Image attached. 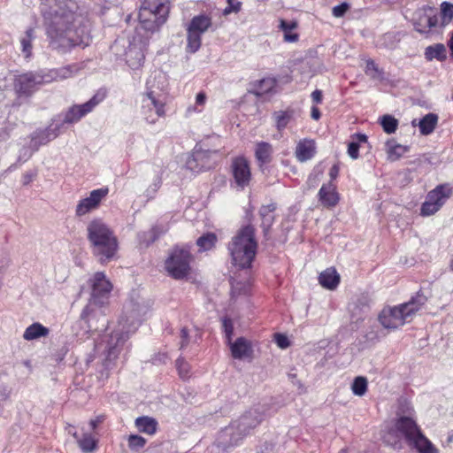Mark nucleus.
I'll use <instances>...</instances> for the list:
<instances>
[{
	"mask_svg": "<svg viewBox=\"0 0 453 453\" xmlns=\"http://www.w3.org/2000/svg\"><path fill=\"white\" fill-rule=\"evenodd\" d=\"M74 8L75 3L71 0L42 1L41 12L52 48L65 52L75 46L88 45L89 38L85 27L76 25L78 20Z\"/></svg>",
	"mask_w": 453,
	"mask_h": 453,
	"instance_id": "1",
	"label": "nucleus"
},
{
	"mask_svg": "<svg viewBox=\"0 0 453 453\" xmlns=\"http://www.w3.org/2000/svg\"><path fill=\"white\" fill-rule=\"evenodd\" d=\"M92 292L88 305L81 314V319L89 323L96 315L95 307H102L108 303L112 284L103 272H97L89 280Z\"/></svg>",
	"mask_w": 453,
	"mask_h": 453,
	"instance_id": "10",
	"label": "nucleus"
},
{
	"mask_svg": "<svg viewBox=\"0 0 453 453\" xmlns=\"http://www.w3.org/2000/svg\"><path fill=\"white\" fill-rule=\"evenodd\" d=\"M9 391L6 387L0 386V400L4 401L9 397Z\"/></svg>",
	"mask_w": 453,
	"mask_h": 453,
	"instance_id": "63",
	"label": "nucleus"
},
{
	"mask_svg": "<svg viewBox=\"0 0 453 453\" xmlns=\"http://www.w3.org/2000/svg\"><path fill=\"white\" fill-rule=\"evenodd\" d=\"M35 151L31 143H29L27 147L24 146L19 152L17 162L19 163V165L27 162Z\"/></svg>",
	"mask_w": 453,
	"mask_h": 453,
	"instance_id": "48",
	"label": "nucleus"
},
{
	"mask_svg": "<svg viewBox=\"0 0 453 453\" xmlns=\"http://www.w3.org/2000/svg\"><path fill=\"white\" fill-rule=\"evenodd\" d=\"M368 311V305L363 304L362 308L359 309L357 305H356L353 309H351V318L354 319L356 317V321L363 319V314L366 313Z\"/></svg>",
	"mask_w": 453,
	"mask_h": 453,
	"instance_id": "55",
	"label": "nucleus"
},
{
	"mask_svg": "<svg viewBox=\"0 0 453 453\" xmlns=\"http://www.w3.org/2000/svg\"><path fill=\"white\" fill-rule=\"evenodd\" d=\"M242 3L238 0H227V5L223 10L224 15H229L233 12L236 13L241 10Z\"/></svg>",
	"mask_w": 453,
	"mask_h": 453,
	"instance_id": "51",
	"label": "nucleus"
},
{
	"mask_svg": "<svg viewBox=\"0 0 453 453\" xmlns=\"http://www.w3.org/2000/svg\"><path fill=\"white\" fill-rule=\"evenodd\" d=\"M451 193L452 189L449 184L438 185L428 192L426 201L421 205L420 214L422 216L434 215L442 207Z\"/></svg>",
	"mask_w": 453,
	"mask_h": 453,
	"instance_id": "14",
	"label": "nucleus"
},
{
	"mask_svg": "<svg viewBox=\"0 0 453 453\" xmlns=\"http://www.w3.org/2000/svg\"><path fill=\"white\" fill-rule=\"evenodd\" d=\"M81 70L79 64H71L58 68H53L50 70H43L46 82L50 83L52 81L65 80L76 75Z\"/></svg>",
	"mask_w": 453,
	"mask_h": 453,
	"instance_id": "19",
	"label": "nucleus"
},
{
	"mask_svg": "<svg viewBox=\"0 0 453 453\" xmlns=\"http://www.w3.org/2000/svg\"><path fill=\"white\" fill-rule=\"evenodd\" d=\"M169 0H144L139 12L142 29L154 33L167 20L170 11Z\"/></svg>",
	"mask_w": 453,
	"mask_h": 453,
	"instance_id": "9",
	"label": "nucleus"
},
{
	"mask_svg": "<svg viewBox=\"0 0 453 453\" xmlns=\"http://www.w3.org/2000/svg\"><path fill=\"white\" fill-rule=\"evenodd\" d=\"M146 312L145 305L130 299L124 306V313L117 328L110 334H104L100 342H96V351L104 356L103 366L106 371V376H108V372L114 367L115 360L123 350L129 335L136 331Z\"/></svg>",
	"mask_w": 453,
	"mask_h": 453,
	"instance_id": "2",
	"label": "nucleus"
},
{
	"mask_svg": "<svg viewBox=\"0 0 453 453\" xmlns=\"http://www.w3.org/2000/svg\"><path fill=\"white\" fill-rule=\"evenodd\" d=\"M256 228L251 224L242 226L228 243L232 264L239 269H250L255 258L257 242Z\"/></svg>",
	"mask_w": 453,
	"mask_h": 453,
	"instance_id": "7",
	"label": "nucleus"
},
{
	"mask_svg": "<svg viewBox=\"0 0 453 453\" xmlns=\"http://www.w3.org/2000/svg\"><path fill=\"white\" fill-rule=\"evenodd\" d=\"M250 282L248 280L244 282L238 281L234 277L231 278L232 295H246L250 291Z\"/></svg>",
	"mask_w": 453,
	"mask_h": 453,
	"instance_id": "45",
	"label": "nucleus"
},
{
	"mask_svg": "<svg viewBox=\"0 0 453 453\" xmlns=\"http://www.w3.org/2000/svg\"><path fill=\"white\" fill-rule=\"evenodd\" d=\"M316 153L315 142L311 139L301 140L296 148V157L300 162L311 159Z\"/></svg>",
	"mask_w": 453,
	"mask_h": 453,
	"instance_id": "23",
	"label": "nucleus"
},
{
	"mask_svg": "<svg viewBox=\"0 0 453 453\" xmlns=\"http://www.w3.org/2000/svg\"><path fill=\"white\" fill-rule=\"evenodd\" d=\"M161 186V180H155L145 191L148 199H152Z\"/></svg>",
	"mask_w": 453,
	"mask_h": 453,
	"instance_id": "57",
	"label": "nucleus"
},
{
	"mask_svg": "<svg viewBox=\"0 0 453 453\" xmlns=\"http://www.w3.org/2000/svg\"><path fill=\"white\" fill-rule=\"evenodd\" d=\"M47 84L43 70L15 75L13 88L19 97H29L39 87Z\"/></svg>",
	"mask_w": 453,
	"mask_h": 453,
	"instance_id": "13",
	"label": "nucleus"
},
{
	"mask_svg": "<svg viewBox=\"0 0 453 453\" xmlns=\"http://www.w3.org/2000/svg\"><path fill=\"white\" fill-rule=\"evenodd\" d=\"M274 340L278 347L280 349H287L290 345V342L285 334H276L274 335Z\"/></svg>",
	"mask_w": 453,
	"mask_h": 453,
	"instance_id": "58",
	"label": "nucleus"
},
{
	"mask_svg": "<svg viewBox=\"0 0 453 453\" xmlns=\"http://www.w3.org/2000/svg\"><path fill=\"white\" fill-rule=\"evenodd\" d=\"M188 344V332L186 327L180 330V349H184Z\"/></svg>",
	"mask_w": 453,
	"mask_h": 453,
	"instance_id": "60",
	"label": "nucleus"
},
{
	"mask_svg": "<svg viewBox=\"0 0 453 453\" xmlns=\"http://www.w3.org/2000/svg\"><path fill=\"white\" fill-rule=\"evenodd\" d=\"M277 206L275 203L262 205L259 209V216L261 218V228L265 238L268 237L272 226L274 223L275 217L273 215Z\"/></svg>",
	"mask_w": 453,
	"mask_h": 453,
	"instance_id": "21",
	"label": "nucleus"
},
{
	"mask_svg": "<svg viewBox=\"0 0 453 453\" xmlns=\"http://www.w3.org/2000/svg\"><path fill=\"white\" fill-rule=\"evenodd\" d=\"M351 389L354 395L362 396L367 391V380L365 377L358 376L352 382Z\"/></svg>",
	"mask_w": 453,
	"mask_h": 453,
	"instance_id": "44",
	"label": "nucleus"
},
{
	"mask_svg": "<svg viewBox=\"0 0 453 453\" xmlns=\"http://www.w3.org/2000/svg\"><path fill=\"white\" fill-rule=\"evenodd\" d=\"M423 13L424 12L417 13L418 19L414 21L415 30L421 34L428 32V27H426V23L424 22Z\"/></svg>",
	"mask_w": 453,
	"mask_h": 453,
	"instance_id": "53",
	"label": "nucleus"
},
{
	"mask_svg": "<svg viewBox=\"0 0 453 453\" xmlns=\"http://www.w3.org/2000/svg\"><path fill=\"white\" fill-rule=\"evenodd\" d=\"M35 39V30L30 27L27 29L24 36L20 39L21 51L26 58H29L32 56V42Z\"/></svg>",
	"mask_w": 453,
	"mask_h": 453,
	"instance_id": "38",
	"label": "nucleus"
},
{
	"mask_svg": "<svg viewBox=\"0 0 453 453\" xmlns=\"http://www.w3.org/2000/svg\"><path fill=\"white\" fill-rule=\"evenodd\" d=\"M438 123L435 113H427L418 121L419 132L422 135H428L434 132Z\"/></svg>",
	"mask_w": 453,
	"mask_h": 453,
	"instance_id": "33",
	"label": "nucleus"
},
{
	"mask_svg": "<svg viewBox=\"0 0 453 453\" xmlns=\"http://www.w3.org/2000/svg\"><path fill=\"white\" fill-rule=\"evenodd\" d=\"M338 174H339V167H338V165H334L329 170V176H330L331 180H333L336 179Z\"/></svg>",
	"mask_w": 453,
	"mask_h": 453,
	"instance_id": "62",
	"label": "nucleus"
},
{
	"mask_svg": "<svg viewBox=\"0 0 453 453\" xmlns=\"http://www.w3.org/2000/svg\"><path fill=\"white\" fill-rule=\"evenodd\" d=\"M262 421V417L256 411H250L239 419L231 422L217 434L213 445L219 453H226L239 446L250 432Z\"/></svg>",
	"mask_w": 453,
	"mask_h": 453,
	"instance_id": "5",
	"label": "nucleus"
},
{
	"mask_svg": "<svg viewBox=\"0 0 453 453\" xmlns=\"http://www.w3.org/2000/svg\"><path fill=\"white\" fill-rule=\"evenodd\" d=\"M295 111L291 108L276 111L273 113V119L275 127L279 132H282L288 125L294 119Z\"/></svg>",
	"mask_w": 453,
	"mask_h": 453,
	"instance_id": "26",
	"label": "nucleus"
},
{
	"mask_svg": "<svg viewBox=\"0 0 453 453\" xmlns=\"http://www.w3.org/2000/svg\"><path fill=\"white\" fill-rule=\"evenodd\" d=\"M418 453H439L438 449L422 433L416 420L410 417L398 418L393 427L383 436V441L394 449L403 448L402 438Z\"/></svg>",
	"mask_w": 453,
	"mask_h": 453,
	"instance_id": "3",
	"label": "nucleus"
},
{
	"mask_svg": "<svg viewBox=\"0 0 453 453\" xmlns=\"http://www.w3.org/2000/svg\"><path fill=\"white\" fill-rule=\"evenodd\" d=\"M426 301V296L419 290L408 302L384 308L379 315V321L387 329H397L410 322Z\"/></svg>",
	"mask_w": 453,
	"mask_h": 453,
	"instance_id": "8",
	"label": "nucleus"
},
{
	"mask_svg": "<svg viewBox=\"0 0 453 453\" xmlns=\"http://www.w3.org/2000/svg\"><path fill=\"white\" fill-rule=\"evenodd\" d=\"M441 12L444 21L449 22L453 19V4L443 2L441 4Z\"/></svg>",
	"mask_w": 453,
	"mask_h": 453,
	"instance_id": "49",
	"label": "nucleus"
},
{
	"mask_svg": "<svg viewBox=\"0 0 453 453\" xmlns=\"http://www.w3.org/2000/svg\"><path fill=\"white\" fill-rule=\"evenodd\" d=\"M128 447L132 450H139L146 444V440L138 434H130L127 438Z\"/></svg>",
	"mask_w": 453,
	"mask_h": 453,
	"instance_id": "46",
	"label": "nucleus"
},
{
	"mask_svg": "<svg viewBox=\"0 0 453 453\" xmlns=\"http://www.w3.org/2000/svg\"><path fill=\"white\" fill-rule=\"evenodd\" d=\"M388 157L391 161L398 160L404 153L409 151V147L395 143L394 142H388Z\"/></svg>",
	"mask_w": 453,
	"mask_h": 453,
	"instance_id": "37",
	"label": "nucleus"
},
{
	"mask_svg": "<svg viewBox=\"0 0 453 453\" xmlns=\"http://www.w3.org/2000/svg\"><path fill=\"white\" fill-rule=\"evenodd\" d=\"M157 421L151 417L142 416L135 419V426L143 434L153 435L157 430Z\"/></svg>",
	"mask_w": 453,
	"mask_h": 453,
	"instance_id": "31",
	"label": "nucleus"
},
{
	"mask_svg": "<svg viewBox=\"0 0 453 453\" xmlns=\"http://www.w3.org/2000/svg\"><path fill=\"white\" fill-rule=\"evenodd\" d=\"M191 254L188 248L176 247L165 260V267L168 274L175 280L188 276L190 271Z\"/></svg>",
	"mask_w": 453,
	"mask_h": 453,
	"instance_id": "12",
	"label": "nucleus"
},
{
	"mask_svg": "<svg viewBox=\"0 0 453 453\" xmlns=\"http://www.w3.org/2000/svg\"><path fill=\"white\" fill-rule=\"evenodd\" d=\"M296 27V21H287L285 19L280 20V28L284 32V39L286 42H295L298 40V35L296 33H292V30Z\"/></svg>",
	"mask_w": 453,
	"mask_h": 453,
	"instance_id": "36",
	"label": "nucleus"
},
{
	"mask_svg": "<svg viewBox=\"0 0 453 453\" xmlns=\"http://www.w3.org/2000/svg\"><path fill=\"white\" fill-rule=\"evenodd\" d=\"M211 27V19L204 14L195 16L188 27L200 35L204 34Z\"/></svg>",
	"mask_w": 453,
	"mask_h": 453,
	"instance_id": "32",
	"label": "nucleus"
},
{
	"mask_svg": "<svg viewBox=\"0 0 453 453\" xmlns=\"http://www.w3.org/2000/svg\"><path fill=\"white\" fill-rule=\"evenodd\" d=\"M216 242V234L213 233H207L197 239L196 244L199 247V251H206L212 249Z\"/></svg>",
	"mask_w": 453,
	"mask_h": 453,
	"instance_id": "40",
	"label": "nucleus"
},
{
	"mask_svg": "<svg viewBox=\"0 0 453 453\" xmlns=\"http://www.w3.org/2000/svg\"><path fill=\"white\" fill-rule=\"evenodd\" d=\"M105 92L98 91L88 102L81 104H73L64 115L61 127L64 124H73L80 121L83 117L91 112L105 98Z\"/></svg>",
	"mask_w": 453,
	"mask_h": 453,
	"instance_id": "15",
	"label": "nucleus"
},
{
	"mask_svg": "<svg viewBox=\"0 0 453 453\" xmlns=\"http://www.w3.org/2000/svg\"><path fill=\"white\" fill-rule=\"evenodd\" d=\"M365 73L372 80H378L380 81L384 80L383 70L379 68L378 65L372 59H368L366 61Z\"/></svg>",
	"mask_w": 453,
	"mask_h": 453,
	"instance_id": "41",
	"label": "nucleus"
},
{
	"mask_svg": "<svg viewBox=\"0 0 453 453\" xmlns=\"http://www.w3.org/2000/svg\"><path fill=\"white\" fill-rule=\"evenodd\" d=\"M167 229L164 226L156 225L154 226L150 231L148 233H143L140 235V239L146 242V245H150L155 240H157L162 234H164Z\"/></svg>",
	"mask_w": 453,
	"mask_h": 453,
	"instance_id": "42",
	"label": "nucleus"
},
{
	"mask_svg": "<svg viewBox=\"0 0 453 453\" xmlns=\"http://www.w3.org/2000/svg\"><path fill=\"white\" fill-rule=\"evenodd\" d=\"M311 100L313 103H315L317 104H321L322 99H323L322 91L319 89L314 90L311 93Z\"/></svg>",
	"mask_w": 453,
	"mask_h": 453,
	"instance_id": "61",
	"label": "nucleus"
},
{
	"mask_svg": "<svg viewBox=\"0 0 453 453\" xmlns=\"http://www.w3.org/2000/svg\"><path fill=\"white\" fill-rule=\"evenodd\" d=\"M61 130V124L52 123L44 129H38L31 134L30 143L34 150H38L42 145L47 144L49 142L57 138Z\"/></svg>",
	"mask_w": 453,
	"mask_h": 453,
	"instance_id": "18",
	"label": "nucleus"
},
{
	"mask_svg": "<svg viewBox=\"0 0 453 453\" xmlns=\"http://www.w3.org/2000/svg\"><path fill=\"white\" fill-rule=\"evenodd\" d=\"M318 198L320 203L326 208H334L340 201L339 193L332 181L321 186L318 193Z\"/></svg>",
	"mask_w": 453,
	"mask_h": 453,
	"instance_id": "20",
	"label": "nucleus"
},
{
	"mask_svg": "<svg viewBox=\"0 0 453 453\" xmlns=\"http://www.w3.org/2000/svg\"><path fill=\"white\" fill-rule=\"evenodd\" d=\"M423 19L426 27H428V30L436 27L438 24V17L436 15H430L426 13V11H424Z\"/></svg>",
	"mask_w": 453,
	"mask_h": 453,
	"instance_id": "56",
	"label": "nucleus"
},
{
	"mask_svg": "<svg viewBox=\"0 0 453 453\" xmlns=\"http://www.w3.org/2000/svg\"><path fill=\"white\" fill-rule=\"evenodd\" d=\"M273 152V146L269 142H259L256 144L255 157L260 168L271 163Z\"/></svg>",
	"mask_w": 453,
	"mask_h": 453,
	"instance_id": "25",
	"label": "nucleus"
},
{
	"mask_svg": "<svg viewBox=\"0 0 453 453\" xmlns=\"http://www.w3.org/2000/svg\"><path fill=\"white\" fill-rule=\"evenodd\" d=\"M311 116L315 120L319 119L321 113L318 107H316V106L311 107Z\"/></svg>",
	"mask_w": 453,
	"mask_h": 453,
	"instance_id": "64",
	"label": "nucleus"
},
{
	"mask_svg": "<svg viewBox=\"0 0 453 453\" xmlns=\"http://www.w3.org/2000/svg\"><path fill=\"white\" fill-rule=\"evenodd\" d=\"M73 436L75 438L82 452L90 453L96 449L98 441L94 438L92 434L85 433L83 434L82 437L80 438L78 433L74 432Z\"/></svg>",
	"mask_w": 453,
	"mask_h": 453,
	"instance_id": "30",
	"label": "nucleus"
},
{
	"mask_svg": "<svg viewBox=\"0 0 453 453\" xmlns=\"http://www.w3.org/2000/svg\"><path fill=\"white\" fill-rule=\"evenodd\" d=\"M230 169L234 180L231 185L238 190H244L252 176L249 160L243 156L235 157L232 159Z\"/></svg>",
	"mask_w": 453,
	"mask_h": 453,
	"instance_id": "16",
	"label": "nucleus"
},
{
	"mask_svg": "<svg viewBox=\"0 0 453 453\" xmlns=\"http://www.w3.org/2000/svg\"><path fill=\"white\" fill-rule=\"evenodd\" d=\"M166 77L162 72H154L146 81L142 99L141 114L149 124H155L166 114Z\"/></svg>",
	"mask_w": 453,
	"mask_h": 453,
	"instance_id": "4",
	"label": "nucleus"
},
{
	"mask_svg": "<svg viewBox=\"0 0 453 453\" xmlns=\"http://www.w3.org/2000/svg\"><path fill=\"white\" fill-rule=\"evenodd\" d=\"M205 102H206L205 93L199 92L196 96V106H194L193 108L189 107L188 109V111H194L201 112L202 107L204 105Z\"/></svg>",
	"mask_w": 453,
	"mask_h": 453,
	"instance_id": "52",
	"label": "nucleus"
},
{
	"mask_svg": "<svg viewBox=\"0 0 453 453\" xmlns=\"http://www.w3.org/2000/svg\"><path fill=\"white\" fill-rule=\"evenodd\" d=\"M37 173H38V172L36 169L29 170V171L26 172L25 173H23L22 184L24 186L29 185L35 180V178L37 176Z\"/></svg>",
	"mask_w": 453,
	"mask_h": 453,
	"instance_id": "59",
	"label": "nucleus"
},
{
	"mask_svg": "<svg viewBox=\"0 0 453 453\" xmlns=\"http://www.w3.org/2000/svg\"><path fill=\"white\" fill-rule=\"evenodd\" d=\"M229 344L234 358L242 359L251 352L250 342L243 337H239L234 342Z\"/></svg>",
	"mask_w": 453,
	"mask_h": 453,
	"instance_id": "28",
	"label": "nucleus"
},
{
	"mask_svg": "<svg viewBox=\"0 0 453 453\" xmlns=\"http://www.w3.org/2000/svg\"><path fill=\"white\" fill-rule=\"evenodd\" d=\"M126 62L128 66L134 70L140 68L144 62V53L141 47L130 43L128 49L126 50Z\"/></svg>",
	"mask_w": 453,
	"mask_h": 453,
	"instance_id": "22",
	"label": "nucleus"
},
{
	"mask_svg": "<svg viewBox=\"0 0 453 453\" xmlns=\"http://www.w3.org/2000/svg\"><path fill=\"white\" fill-rule=\"evenodd\" d=\"M187 50L190 53L196 52L202 42V35L197 32L192 31L190 28H187Z\"/></svg>",
	"mask_w": 453,
	"mask_h": 453,
	"instance_id": "39",
	"label": "nucleus"
},
{
	"mask_svg": "<svg viewBox=\"0 0 453 453\" xmlns=\"http://www.w3.org/2000/svg\"><path fill=\"white\" fill-rule=\"evenodd\" d=\"M219 158V150H205L201 144L197 143L188 157L186 166L191 172L198 173L213 168Z\"/></svg>",
	"mask_w": 453,
	"mask_h": 453,
	"instance_id": "11",
	"label": "nucleus"
},
{
	"mask_svg": "<svg viewBox=\"0 0 453 453\" xmlns=\"http://www.w3.org/2000/svg\"><path fill=\"white\" fill-rule=\"evenodd\" d=\"M108 193L109 188L106 187L92 190L88 197L81 199L77 203L75 208L76 216L81 217L97 209Z\"/></svg>",
	"mask_w": 453,
	"mask_h": 453,
	"instance_id": "17",
	"label": "nucleus"
},
{
	"mask_svg": "<svg viewBox=\"0 0 453 453\" xmlns=\"http://www.w3.org/2000/svg\"><path fill=\"white\" fill-rule=\"evenodd\" d=\"M278 81L274 77H265L252 83L250 93L261 96L274 91Z\"/></svg>",
	"mask_w": 453,
	"mask_h": 453,
	"instance_id": "24",
	"label": "nucleus"
},
{
	"mask_svg": "<svg viewBox=\"0 0 453 453\" xmlns=\"http://www.w3.org/2000/svg\"><path fill=\"white\" fill-rule=\"evenodd\" d=\"M380 125L387 134H393L398 127V120L391 115H384L380 119Z\"/></svg>",
	"mask_w": 453,
	"mask_h": 453,
	"instance_id": "43",
	"label": "nucleus"
},
{
	"mask_svg": "<svg viewBox=\"0 0 453 453\" xmlns=\"http://www.w3.org/2000/svg\"><path fill=\"white\" fill-rule=\"evenodd\" d=\"M176 367L178 369L179 374L182 379H186L189 374V365L182 357H179L176 360Z\"/></svg>",
	"mask_w": 453,
	"mask_h": 453,
	"instance_id": "50",
	"label": "nucleus"
},
{
	"mask_svg": "<svg viewBox=\"0 0 453 453\" xmlns=\"http://www.w3.org/2000/svg\"><path fill=\"white\" fill-rule=\"evenodd\" d=\"M319 284L330 290L334 289L340 282V276L334 268H327L319 276Z\"/></svg>",
	"mask_w": 453,
	"mask_h": 453,
	"instance_id": "27",
	"label": "nucleus"
},
{
	"mask_svg": "<svg viewBox=\"0 0 453 453\" xmlns=\"http://www.w3.org/2000/svg\"><path fill=\"white\" fill-rule=\"evenodd\" d=\"M352 141L348 145V155L352 159H357L359 157V148L361 143L367 142V135L365 134H355L351 136Z\"/></svg>",
	"mask_w": 453,
	"mask_h": 453,
	"instance_id": "35",
	"label": "nucleus"
},
{
	"mask_svg": "<svg viewBox=\"0 0 453 453\" xmlns=\"http://www.w3.org/2000/svg\"><path fill=\"white\" fill-rule=\"evenodd\" d=\"M425 58L428 61L433 59L444 61L447 58L446 47L442 43L430 45L425 50Z\"/></svg>",
	"mask_w": 453,
	"mask_h": 453,
	"instance_id": "34",
	"label": "nucleus"
},
{
	"mask_svg": "<svg viewBox=\"0 0 453 453\" xmlns=\"http://www.w3.org/2000/svg\"><path fill=\"white\" fill-rule=\"evenodd\" d=\"M49 334L50 330L48 327L39 322H35L26 328L23 338L27 341H34L41 337H46Z\"/></svg>",
	"mask_w": 453,
	"mask_h": 453,
	"instance_id": "29",
	"label": "nucleus"
},
{
	"mask_svg": "<svg viewBox=\"0 0 453 453\" xmlns=\"http://www.w3.org/2000/svg\"><path fill=\"white\" fill-rule=\"evenodd\" d=\"M349 4L346 2L342 3L341 4L335 5L333 10L332 13L335 18H341L345 15L347 11L349 9Z\"/></svg>",
	"mask_w": 453,
	"mask_h": 453,
	"instance_id": "54",
	"label": "nucleus"
},
{
	"mask_svg": "<svg viewBox=\"0 0 453 453\" xmlns=\"http://www.w3.org/2000/svg\"><path fill=\"white\" fill-rule=\"evenodd\" d=\"M222 327L225 333V337L227 343H230L234 334V323L233 320L228 317L222 319Z\"/></svg>",
	"mask_w": 453,
	"mask_h": 453,
	"instance_id": "47",
	"label": "nucleus"
},
{
	"mask_svg": "<svg viewBox=\"0 0 453 453\" xmlns=\"http://www.w3.org/2000/svg\"><path fill=\"white\" fill-rule=\"evenodd\" d=\"M87 237L92 254L101 264H105L115 257L118 250L117 238L102 219H95L88 224Z\"/></svg>",
	"mask_w": 453,
	"mask_h": 453,
	"instance_id": "6",
	"label": "nucleus"
}]
</instances>
